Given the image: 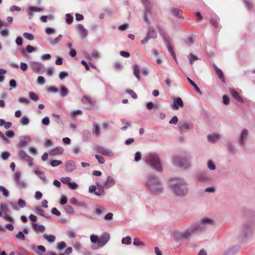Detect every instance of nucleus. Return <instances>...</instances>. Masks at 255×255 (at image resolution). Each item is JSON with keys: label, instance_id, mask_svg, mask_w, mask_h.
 Returning <instances> with one entry per match:
<instances>
[{"label": "nucleus", "instance_id": "obj_7", "mask_svg": "<svg viewBox=\"0 0 255 255\" xmlns=\"http://www.w3.org/2000/svg\"><path fill=\"white\" fill-rule=\"evenodd\" d=\"M142 3L144 5V20L146 23H149V20L148 19V14L151 12L152 7V3L150 0H141Z\"/></svg>", "mask_w": 255, "mask_h": 255}, {"label": "nucleus", "instance_id": "obj_20", "mask_svg": "<svg viewBox=\"0 0 255 255\" xmlns=\"http://www.w3.org/2000/svg\"><path fill=\"white\" fill-rule=\"evenodd\" d=\"M77 28L82 38H84L88 35V30L84 27L82 24H78Z\"/></svg>", "mask_w": 255, "mask_h": 255}, {"label": "nucleus", "instance_id": "obj_64", "mask_svg": "<svg viewBox=\"0 0 255 255\" xmlns=\"http://www.w3.org/2000/svg\"><path fill=\"white\" fill-rule=\"evenodd\" d=\"M37 82L40 85H44L45 83V80L44 78L41 76H38L37 78Z\"/></svg>", "mask_w": 255, "mask_h": 255}, {"label": "nucleus", "instance_id": "obj_33", "mask_svg": "<svg viewBox=\"0 0 255 255\" xmlns=\"http://www.w3.org/2000/svg\"><path fill=\"white\" fill-rule=\"evenodd\" d=\"M220 139V135L218 134L209 135L208 139L211 142H214L218 141Z\"/></svg>", "mask_w": 255, "mask_h": 255}, {"label": "nucleus", "instance_id": "obj_29", "mask_svg": "<svg viewBox=\"0 0 255 255\" xmlns=\"http://www.w3.org/2000/svg\"><path fill=\"white\" fill-rule=\"evenodd\" d=\"M133 74L138 80V81H140V71H139V66L136 64H135L133 66Z\"/></svg>", "mask_w": 255, "mask_h": 255}, {"label": "nucleus", "instance_id": "obj_23", "mask_svg": "<svg viewBox=\"0 0 255 255\" xmlns=\"http://www.w3.org/2000/svg\"><path fill=\"white\" fill-rule=\"evenodd\" d=\"M96 187L98 189L97 192H95V194L97 196H101L105 194L104 188H105L104 184H101L99 182H96Z\"/></svg>", "mask_w": 255, "mask_h": 255}, {"label": "nucleus", "instance_id": "obj_53", "mask_svg": "<svg viewBox=\"0 0 255 255\" xmlns=\"http://www.w3.org/2000/svg\"><path fill=\"white\" fill-rule=\"evenodd\" d=\"M61 181L63 184L68 185L71 182V178L69 177H62Z\"/></svg>", "mask_w": 255, "mask_h": 255}, {"label": "nucleus", "instance_id": "obj_19", "mask_svg": "<svg viewBox=\"0 0 255 255\" xmlns=\"http://www.w3.org/2000/svg\"><path fill=\"white\" fill-rule=\"evenodd\" d=\"M184 106V103L181 98H177L173 102L172 109L174 110H177L179 108H182Z\"/></svg>", "mask_w": 255, "mask_h": 255}, {"label": "nucleus", "instance_id": "obj_9", "mask_svg": "<svg viewBox=\"0 0 255 255\" xmlns=\"http://www.w3.org/2000/svg\"><path fill=\"white\" fill-rule=\"evenodd\" d=\"M12 178L15 184L17 187L20 188H25L26 187V183L21 178V172L19 171H16L13 176Z\"/></svg>", "mask_w": 255, "mask_h": 255}, {"label": "nucleus", "instance_id": "obj_18", "mask_svg": "<svg viewBox=\"0 0 255 255\" xmlns=\"http://www.w3.org/2000/svg\"><path fill=\"white\" fill-rule=\"evenodd\" d=\"M30 66L35 73H39L42 68L43 65L40 62H31Z\"/></svg>", "mask_w": 255, "mask_h": 255}, {"label": "nucleus", "instance_id": "obj_34", "mask_svg": "<svg viewBox=\"0 0 255 255\" xmlns=\"http://www.w3.org/2000/svg\"><path fill=\"white\" fill-rule=\"evenodd\" d=\"M187 80L190 84L194 87L196 92L198 93L199 95H201L202 94L201 91L199 89V87L197 86V85L189 78H187Z\"/></svg>", "mask_w": 255, "mask_h": 255}, {"label": "nucleus", "instance_id": "obj_30", "mask_svg": "<svg viewBox=\"0 0 255 255\" xmlns=\"http://www.w3.org/2000/svg\"><path fill=\"white\" fill-rule=\"evenodd\" d=\"M230 92L233 97L238 102H242L243 100L239 93L233 89H230Z\"/></svg>", "mask_w": 255, "mask_h": 255}, {"label": "nucleus", "instance_id": "obj_2", "mask_svg": "<svg viewBox=\"0 0 255 255\" xmlns=\"http://www.w3.org/2000/svg\"><path fill=\"white\" fill-rule=\"evenodd\" d=\"M145 160L148 165L157 171L159 172L162 171L161 160L158 154L154 153H149L146 155Z\"/></svg>", "mask_w": 255, "mask_h": 255}, {"label": "nucleus", "instance_id": "obj_35", "mask_svg": "<svg viewBox=\"0 0 255 255\" xmlns=\"http://www.w3.org/2000/svg\"><path fill=\"white\" fill-rule=\"evenodd\" d=\"M28 96L29 98L34 102H37L39 99L38 96L33 92H29Z\"/></svg>", "mask_w": 255, "mask_h": 255}, {"label": "nucleus", "instance_id": "obj_13", "mask_svg": "<svg viewBox=\"0 0 255 255\" xmlns=\"http://www.w3.org/2000/svg\"><path fill=\"white\" fill-rule=\"evenodd\" d=\"M163 38L164 42L167 48V49L170 53V55L174 58L176 62H177L175 53L174 52L173 48L170 44L169 38L165 35L163 36Z\"/></svg>", "mask_w": 255, "mask_h": 255}, {"label": "nucleus", "instance_id": "obj_58", "mask_svg": "<svg viewBox=\"0 0 255 255\" xmlns=\"http://www.w3.org/2000/svg\"><path fill=\"white\" fill-rule=\"evenodd\" d=\"M29 9L31 12H40L42 11L43 9L39 7L34 6H30Z\"/></svg>", "mask_w": 255, "mask_h": 255}, {"label": "nucleus", "instance_id": "obj_50", "mask_svg": "<svg viewBox=\"0 0 255 255\" xmlns=\"http://www.w3.org/2000/svg\"><path fill=\"white\" fill-rule=\"evenodd\" d=\"M50 164L52 167H56L61 164L62 161L58 160H53L50 162Z\"/></svg>", "mask_w": 255, "mask_h": 255}, {"label": "nucleus", "instance_id": "obj_28", "mask_svg": "<svg viewBox=\"0 0 255 255\" xmlns=\"http://www.w3.org/2000/svg\"><path fill=\"white\" fill-rule=\"evenodd\" d=\"M43 238L46 240L49 243H53L55 242L56 240V237L54 235H48L46 234H44L43 235Z\"/></svg>", "mask_w": 255, "mask_h": 255}, {"label": "nucleus", "instance_id": "obj_38", "mask_svg": "<svg viewBox=\"0 0 255 255\" xmlns=\"http://www.w3.org/2000/svg\"><path fill=\"white\" fill-rule=\"evenodd\" d=\"M105 208L101 206H97L96 208V214L98 215H101L106 212Z\"/></svg>", "mask_w": 255, "mask_h": 255}, {"label": "nucleus", "instance_id": "obj_26", "mask_svg": "<svg viewBox=\"0 0 255 255\" xmlns=\"http://www.w3.org/2000/svg\"><path fill=\"white\" fill-rule=\"evenodd\" d=\"M115 184L114 179L111 176L107 177L106 181L104 183V186L106 188H109Z\"/></svg>", "mask_w": 255, "mask_h": 255}, {"label": "nucleus", "instance_id": "obj_59", "mask_svg": "<svg viewBox=\"0 0 255 255\" xmlns=\"http://www.w3.org/2000/svg\"><path fill=\"white\" fill-rule=\"evenodd\" d=\"M17 204L18 206L21 208H24L26 206V202L25 201L21 199H19L18 200Z\"/></svg>", "mask_w": 255, "mask_h": 255}, {"label": "nucleus", "instance_id": "obj_43", "mask_svg": "<svg viewBox=\"0 0 255 255\" xmlns=\"http://www.w3.org/2000/svg\"><path fill=\"white\" fill-rule=\"evenodd\" d=\"M122 243L125 245H130L131 243V238L130 236H127L122 239Z\"/></svg>", "mask_w": 255, "mask_h": 255}, {"label": "nucleus", "instance_id": "obj_62", "mask_svg": "<svg viewBox=\"0 0 255 255\" xmlns=\"http://www.w3.org/2000/svg\"><path fill=\"white\" fill-rule=\"evenodd\" d=\"M49 123V119L48 117H45L42 120V124L44 126H48Z\"/></svg>", "mask_w": 255, "mask_h": 255}, {"label": "nucleus", "instance_id": "obj_63", "mask_svg": "<svg viewBox=\"0 0 255 255\" xmlns=\"http://www.w3.org/2000/svg\"><path fill=\"white\" fill-rule=\"evenodd\" d=\"M68 76V73L65 71H61L59 73V77L62 80Z\"/></svg>", "mask_w": 255, "mask_h": 255}, {"label": "nucleus", "instance_id": "obj_25", "mask_svg": "<svg viewBox=\"0 0 255 255\" xmlns=\"http://www.w3.org/2000/svg\"><path fill=\"white\" fill-rule=\"evenodd\" d=\"M31 226H32V228L33 229V230H34L36 232L39 231L41 233H42L45 230V228L43 225H38L36 223H32Z\"/></svg>", "mask_w": 255, "mask_h": 255}, {"label": "nucleus", "instance_id": "obj_3", "mask_svg": "<svg viewBox=\"0 0 255 255\" xmlns=\"http://www.w3.org/2000/svg\"><path fill=\"white\" fill-rule=\"evenodd\" d=\"M110 238V234L107 232L103 233L100 237L94 234L90 236L91 242L96 245V247L93 248L96 249L103 247L109 242Z\"/></svg>", "mask_w": 255, "mask_h": 255}, {"label": "nucleus", "instance_id": "obj_41", "mask_svg": "<svg viewBox=\"0 0 255 255\" xmlns=\"http://www.w3.org/2000/svg\"><path fill=\"white\" fill-rule=\"evenodd\" d=\"M207 167L210 170H215L216 168L214 162L211 160H209L208 161Z\"/></svg>", "mask_w": 255, "mask_h": 255}, {"label": "nucleus", "instance_id": "obj_39", "mask_svg": "<svg viewBox=\"0 0 255 255\" xmlns=\"http://www.w3.org/2000/svg\"><path fill=\"white\" fill-rule=\"evenodd\" d=\"M69 91L67 88L64 86H62L60 89V95L61 97H64L68 95Z\"/></svg>", "mask_w": 255, "mask_h": 255}, {"label": "nucleus", "instance_id": "obj_44", "mask_svg": "<svg viewBox=\"0 0 255 255\" xmlns=\"http://www.w3.org/2000/svg\"><path fill=\"white\" fill-rule=\"evenodd\" d=\"M81 102L84 104H87L89 105H91L92 104V100L86 96H84L82 98Z\"/></svg>", "mask_w": 255, "mask_h": 255}, {"label": "nucleus", "instance_id": "obj_15", "mask_svg": "<svg viewBox=\"0 0 255 255\" xmlns=\"http://www.w3.org/2000/svg\"><path fill=\"white\" fill-rule=\"evenodd\" d=\"M96 149L99 153L105 156L111 157L113 156L114 154L111 150L106 148L102 146H97L96 147Z\"/></svg>", "mask_w": 255, "mask_h": 255}, {"label": "nucleus", "instance_id": "obj_16", "mask_svg": "<svg viewBox=\"0 0 255 255\" xmlns=\"http://www.w3.org/2000/svg\"><path fill=\"white\" fill-rule=\"evenodd\" d=\"M31 139L29 136H21L19 137V141L17 146L19 148L26 147L27 144L30 141Z\"/></svg>", "mask_w": 255, "mask_h": 255}, {"label": "nucleus", "instance_id": "obj_22", "mask_svg": "<svg viewBox=\"0 0 255 255\" xmlns=\"http://www.w3.org/2000/svg\"><path fill=\"white\" fill-rule=\"evenodd\" d=\"M63 151L64 149L63 147L60 146H57L52 149L49 152V155L52 156H56L58 155L61 154L63 152Z\"/></svg>", "mask_w": 255, "mask_h": 255}, {"label": "nucleus", "instance_id": "obj_51", "mask_svg": "<svg viewBox=\"0 0 255 255\" xmlns=\"http://www.w3.org/2000/svg\"><path fill=\"white\" fill-rule=\"evenodd\" d=\"M92 58L94 59H99L100 57V53L96 50H93L91 54Z\"/></svg>", "mask_w": 255, "mask_h": 255}, {"label": "nucleus", "instance_id": "obj_49", "mask_svg": "<svg viewBox=\"0 0 255 255\" xmlns=\"http://www.w3.org/2000/svg\"><path fill=\"white\" fill-rule=\"evenodd\" d=\"M133 244L134 246H144V244L142 242L140 241L139 238H135L134 239Z\"/></svg>", "mask_w": 255, "mask_h": 255}, {"label": "nucleus", "instance_id": "obj_21", "mask_svg": "<svg viewBox=\"0 0 255 255\" xmlns=\"http://www.w3.org/2000/svg\"><path fill=\"white\" fill-rule=\"evenodd\" d=\"M197 179L199 181L205 182L209 181L210 179V177L207 172H204L198 174Z\"/></svg>", "mask_w": 255, "mask_h": 255}, {"label": "nucleus", "instance_id": "obj_31", "mask_svg": "<svg viewBox=\"0 0 255 255\" xmlns=\"http://www.w3.org/2000/svg\"><path fill=\"white\" fill-rule=\"evenodd\" d=\"M171 12L172 15L174 16L178 17L183 18V16H182V11L179 9L177 8H172L171 9Z\"/></svg>", "mask_w": 255, "mask_h": 255}, {"label": "nucleus", "instance_id": "obj_54", "mask_svg": "<svg viewBox=\"0 0 255 255\" xmlns=\"http://www.w3.org/2000/svg\"><path fill=\"white\" fill-rule=\"evenodd\" d=\"M16 238H17L20 240H22V241H24L25 239V238L23 234V233L21 231H19L18 232V233L16 235Z\"/></svg>", "mask_w": 255, "mask_h": 255}, {"label": "nucleus", "instance_id": "obj_40", "mask_svg": "<svg viewBox=\"0 0 255 255\" xmlns=\"http://www.w3.org/2000/svg\"><path fill=\"white\" fill-rule=\"evenodd\" d=\"M0 192L2 194V195L7 198L9 196V193L8 191L3 186L0 185Z\"/></svg>", "mask_w": 255, "mask_h": 255}, {"label": "nucleus", "instance_id": "obj_27", "mask_svg": "<svg viewBox=\"0 0 255 255\" xmlns=\"http://www.w3.org/2000/svg\"><path fill=\"white\" fill-rule=\"evenodd\" d=\"M93 135L99 137L101 134V130L99 126L96 123L93 124Z\"/></svg>", "mask_w": 255, "mask_h": 255}, {"label": "nucleus", "instance_id": "obj_48", "mask_svg": "<svg viewBox=\"0 0 255 255\" xmlns=\"http://www.w3.org/2000/svg\"><path fill=\"white\" fill-rule=\"evenodd\" d=\"M1 217L6 221H9L10 222H13L14 221V219L10 216L9 215L5 214H4Z\"/></svg>", "mask_w": 255, "mask_h": 255}, {"label": "nucleus", "instance_id": "obj_42", "mask_svg": "<svg viewBox=\"0 0 255 255\" xmlns=\"http://www.w3.org/2000/svg\"><path fill=\"white\" fill-rule=\"evenodd\" d=\"M214 68H215L216 72L217 75L218 76L219 78L221 79H224V74H223L222 71L220 68L217 67L216 66H215Z\"/></svg>", "mask_w": 255, "mask_h": 255}, {"label": "nucleus", "instance_id": "obj_55", "mask_svg": "<svg viewBox=\"0 0 255 255\" xmlns=\"http://www.w3.org/2000/svg\"><path fill=\"white\" fill-rule=\"evenodd\" d=\"M141 158V153L140 151H137L135 154L134 161L136 162L139 161Z\"/></svg>", "mask_w": 255, "mask_h": 255}, {"label": "nucleus", "instance_id": "obj_52", "mask_svg": "<svg viewBox=\"0 0 255 255\" xmlns=\"http://www.w3.org/2000/svg\"><path fill=\"white\" fill-rule=\"evenodd\" d=\"M10 155L9 152L3 151L1 153V157L3 160H6Z\"/></svg>", "mask_w": 255, "mask_h": 255}, {"label": "nucleus", "instance_id": "obj_24", "mask_svg": "<svg viewBox=\"0 0 255 255\" xmlns=\"http://www.w3.org/2000/svg\"><path fill=\"white\" fill-rule=\"evenodd\" d=\"M76 164L74 161L72 160H69L66 162L65 165V169L66 171L68 172H72L74 171L76 169Z\"/></svg>", "mask_w": 255, "mask_h": 255}, {"label": "nucleus", "instance_id": "obj_57", "mask_svg": "<svg viewBox=\"0 0 255 255\" xmlns=\"http://www.w3.org/2000/svg\"><path fill=\"white\" fill-rule=\"evenodd\" d=\"M0 209L4 214H5L8 211V208L6 204H1L0 205Z\"/></svg>", "mask_w": 255, "mask_h": 255}, {"label": "nucleus", "instance_id": "obj_45", "mask_svg": "<svg viewBox=\"0 0 255 255\" xmlns=\"http://www.w3.org/2000/svg\"><path fill=\"white\" fill-rule=\"evenodd\" d=\"M62 37V35L60 34L55 39H51L49 42L52 45H55L59 42V40L61 39Z\"/></svg>", "mask_w": 255, "mask_h": 255}, {"label": "nucleus", "instance_id": "obj_10", "mask_svg": "<svg viewBox=\"0 0 255 255\" xmlns=\"http://www.w3.org/2000/svg\"><path fill=\"white\" fill-rule=\"evenodd\" d=\"M18 155L20 159L26 161L29 166L31 167L33 165V158L29 156L24 150H20L18 151Z\"/></svg>", "mask_w": 255, "mask_h": 255}, {"label": "nucleus", "instance_id": "obj_5", "mask_svg": "<svg viewBox=\"0 0 255 255\" xmlns=\"http://www.w3.org/2000/svg\"><path fill=\"white\" fill-rule=\"evenodd\" d=\"M189 157L174 156L172 159L173 163L183 169L190 167L191 162Z\"/></svg>", "mask_w": 255, "mask_h": 255}, {"label": "nucleus", "instance_id": "obj_47", "mask_svg": "<svg viewBox=\"0 0 255 255\" xmlns=\"http://www.w3.org/2000/svg\"><path fill=\"white\" fill-rule=\"evenodd\" d=\"M23 35L25 38H26L29 40H33L34 39V36L31 33H28V32H24L23 33Z\"/></svg>", "mask_w": 255, "mask_h": 255}, {"label": "nucleus", "instance_id": "obj_11", "mask_svg": "<svg viewBox=\"0 0 255 255\" xmlns=\"http://www.w3.org/2000/svg\"><path fill=\"white\" fill-rule=\"evenodd\" d=\"M150 192L154 195H159L161 194L163 191V185L161 182H159V184L153 186L151 184H150Z\"/></svg>", "mask_w": 255, "mask_h": 255}, {"label": "nucleus", "instance_id": "obj_14", "mask_svg": "<svg viewBox=\"0 0 255 255\" xmlns=\"http://www.w3.org/2000/svg\"><path fill=\"white\" fill-rule=\"evenodd\" d=\"M249 136L248 130L247 129H243L239 135V141L241 146L246 144Z\"/></svg>", "mask_w": 255, "mask_h": 255}, {"label": "nucleus", "instance_id": "obj_61", "mask_svg": "<svg viewBox=\"0 0 255 255\" xmlns=\"http://www.w3.org/2000/svg\"><path fill=\"white\" fill-rule=\"evenodd\" d=\"M34 211L36 214H37L40 216H42V215H44V212L40 207H37V208H35Z\"/></svg>", "mask_w": 255, "mask_h": 255}, {"label": "nucleus", "instance_id": "obj_8", "mask_svg": "<svg viewBox=\"0 0 255 255\" xmlns=\"http://www.w3.org/2000/svg\"><path fill=\"white\" fill-rule=\"evenodd\" d=\"M197 233L193 225L179 233V239H189Z\"/></svg>", "mask_w": 255, "mask_h": 255}, {"label": "nucleus", "instance_id": "obj_12", "mask_svg": "<svg viewBox=\"0 0 255 255\" xmlns=\"http://www.w3.org/2000/svg\"><path fill=\"white\" fill-rule=\"evenodd\" d=\"M159 182H160V181L156 176L150 175L147 178L146 181V185L147 188L149 190L150 184H151L153 186H154V185L155 186L156 185H157V184H159Z\"/></svg>", "mask_w": 255, "mask_h": 255}, {"label": "nucleus", "instance_id": "obj_36", "mask_svg": "<svg viewBox=\"0 0 255 255\" xmlns=\"http://www.w3.org/2000/svg\"><path fill=\"white\" fill-rule=\"evenodd\" d=\"M188 59L189 60V62H190V63L191 65H192L194 61H197V60H198L199 59L198 57H197V56L194 55L192 53H190L188 56Z\"/></svg>", "mask_w": 255, "mask_h": 255}, {"label": "nucleus", "instance_id": "obj_4", "mask_svg": "<svg viewBox=\"0 0 255 255\" xmlns=\"http://www.w3.org/2000/svg\"><path fill=\"white\" fill-rule=\"evenodd\" d=\"M214 221L209 218H202L199 222L193 225L197 233L206 231L209 227L213 226Z\"/></svg>", "mask_w": 255, "mask_h": 255}, {"label": "nucleus", "instance_id": "obj_17", "mask_svg": "<svg viewBox=\"0 0 255 255\" xmlns=\"http://www.w3.org/2000/svg\"><path fill=\"white\" fill-rule=\"evenodd\" d=\"M192 128V124L187 122H180L178 128L181 132H185Z\"/></svg>", "mask_w": 255, "mask_h": 255}, {"label": "nucleus", "instance_id": "obj_56", "mask_svg": "<svg viewBox=\"0 0 255 255\" xmlns=\"http://www.w3.org/2000/svg\"><path fill=\"white\" fill-rule=\"evenodd\" d=\"M47 91L48 92H52L53 93H57L59 90L58 89L54 86H51L47 89Z\"/></svg>", "mask_w": 255, "mask_h": 255}, {"label": "nucleus", "instance_id": "obj_37", "mask_svg": "<svg viewBox=\"0 0 255 255\" xmlns=\"http://www.w3.org/2000/svg\"><path fill=\"white\" fill-rule=\"evenodd\" d=\"M20 123L22 126H26L29 123V120L26 116H23L20 120Z\"/></svg>", "mask_w": 255, "mask_h": 255}, {"label": "nucleus", "instance_id": "obj_1", "mask_svg": "<svg viewBox=\"0 0 255 255\" xmlns=\"http://www.w3.org/2000/svg\"><path fill=\"white\" fill-rule=\"evenodd\" d=\"M171 182V190L176 196L183 197L187 195L188 187L185 180L182 178H174Z\"/></svg>", "mask_w": 255, "mask_h": 255}, {"label": "nucleus", "instance_id": "obj_60", "mask_svg": "<svg viewBox=\"0 0 255 255\" xmlns=\"http://www.w3.org/2000/svg\"><path fill=\"white\" fill-rule=\"evenodd\" d=\"M15 43L18 46H21L23 43L22 38L20 36H17L15 40Z\"/></svg>", "mask_w": 255, "mask_h": 255}, {"label": "nucleus", "instance_id": "obj_32", "mask_svg": "<svg viewBox=\"0 0 255 255\" xmlns=\"http://www.w3.org/2000/svg\"><path fill=\"white\" fill-rule=\"evenodd\" d=\"M147 35L148 36L151 38H156L157 37V33L156 31L153 27H149Z\"/></svg>", "mask_w": 255, "mask_h": 255}, {"label": "nucleus", "instance_id": "obj_6", "mask_svg": "<svg viewBox=\"0 0 255 255\" xmlns=\"http://www.w3.org/2000/svg\"><path fill=\"white\" fill-rule=\"evenodd\" d=\"M253 228L250 223L243 225L240 234V238L243 241H247L252 237Z\"/></svg>", "mask_w": 255, "mask_h": 255}, {"label": "nucleus", "instance_id": "obj_46", "mask_svg": "<svg viewBox=\"0 0 255 255\" xmlns=\"http://www.w3.org/2000/svg\"><path fill=\"white\" fill-rule=\"evenodd\" d=\"M46 34L48 35L54 34L56 32L55 29L52 27H46L45 29Z\"/></svg>", "mask_w": 255, "mask_h": 255}]
</instances>
